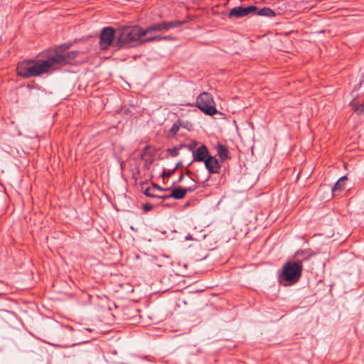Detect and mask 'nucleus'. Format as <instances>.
<instances>
[{"label":"nucleus","mask_w":364,"mask_h":364,"mask_svg":"<svg viewBox=\"0 0 364 364\" xmlns=\"http://www.w3.org/2000/svg\"><path fill=\"white\" fill-rule=\"evenodd\" d=\"M174 37L168 35V36H163V41H173Z\"/></svg>","instance_id":"5701e85b"},{"label":"nucleus","mask_w":364,"mask_h":364,"mask_svg":"<svg viewBox=\"0 0 364 364\" xmlns=\"http://www.w3.org/2000/svg\"><path fill=\"white\" fill-rule=\"evenodd\" d=\"M360 108H357L355 110L359 111V112H363L364 110V106L360 105Z\"/></svg>","instance_id":"c85d7f7f"},{"label":"nucleus","mask_w":364,"mask_h":364,"mask_svg":"<svg viewBox=\"0 0 364 364\" xmlns=\"http://www.w3.org/2000/svg\"><path fill=\"white\" fill-rule=\"evenodd\" d=\"M254 15L265 17H274L276 16V13L269 7H263L259 10L257 9V11L254 12Z\"/></svg>","instance_id":"ddd939ff"},{"label":"nucleus","mask_w":364,"mask_h":364,"mask_svg":"<svg viewBox=\"0 0 364 364\" xmlns=\"http://www.w3.org/2000/svg\"><path fill=\"white\" fill-rule=\"evenodd\" d=\"M117 39L115 29L112 26L104 27L100 35V48L102 50H107L110 46L114 48V39Z\"/></svg>","instance_id":"423d86ee"},{"label":"nucleus","mask_w":364,"mask_h":364,"mask_svg":"<svg viewBox=\"0 0 364 364\" xmlns=\"http://www.w3.org/2000/svg\"><path fill=\"white\" fill-rule=\"evenodd\" d=\"M257 7L255 5L235 6L230 10L228 18L229 19L241 18L250 15H254V12L257 11Z\"/></svg>","instance_id":"0eeeda50"},{"label":"nucleus","mask_w":364,"mask_h":364,"mask_svg":"<svg viewBox=\"0 0 364 364\" xmlns=\"http://www.w3.org/2000/svg\"><path fill=\"white\" fill-rule=\"evenodd\" d=\"M155 37L156 38V40L155 41H163V36L161 35H155Z\"/></svg>","instance_id":"393cba45"},{"label":"nucleus","mask_w":364,"mask_h":364,"mask_svg":"<svg viewBox=\"0 0 364 364\" xmlns=\"http://www.w3.org/2000/svg\"><path fill=\"white\" fill-rule=\"evenodd\" d=\"M203 163L209 173L205 181H208L209 180L211 174L220 173L221 165L219 160L217 159L215 156L210 155L205 161H204Z\"/></svg>","instance_id":"6e6552de"},{"label":"nucleus","mask_w":364,"mask_h":364,"mask_svg":"<svg viewBox=\"0 0 364 364\" xmlns=\"http://www.w3.org/2000/svg\"><path fill=\"white\" fill-rule=\"evenodd\" d=\"M186 240H192V235L188 234L186 237Z\"/></svg>","instance_id":"7c9ffc66"},{"label":"nucleus","mask_w":364,"mask_h":364,"mask_svg":"<svg viewBox=\"0 0 364 364\" xmlns=\"http://www.w3.org/2000/svg\"><path fill=\"white\" fill-rule=\"evenodd\" d=\"M176 170L173 168L172 170H170L167 174L168 176H170L171 175L173 174Z\"/></svg>","instance_id":"bb28decb"},{"label":"nucleus","mask_w":364,"mask_h":364,"mask_svg":"<svg viewBox=\"0 0 364 364\" xmlns=\"http://www.w3.org/2000/svg\"><path fill=\"white\" fill-rule=\"evenodd\" d=\"M130 229H131V230H134V227H133V226H131V227H130Z\"/></svg>","instance_id":"473e14b6"},{"label":"nucleus","mask_w":364,"mask_h":364,"mask_svg":"<svg viewBox=\"0 0 364 364\" xmlns=\"http://www.w3.org/2000/svg\"><path fill=\"white\" fill-rule=\"evenodd\" d=\"M346 179L347 176H343L334 183V185L332 187L328 185H323L322 186H321L319 191H321L323 188L327 189V191H331V196L333 197L336 196L338 191L340 192L344 189L345 181H346Z\"/></svg>","instance_id":"9d476101"},{"label":"nucleus","mask_w":364,"mask_h":364,"mask_svg":"<svg viewBox=\"0 0 364 364\" xmlns=\"http://www.w3.org/2000/svg\"><path fill=\"white\" fill-rule=\"evenodd\" d=\"M181 127L180 121L178 120L176 122H175L172 127H171L169 130V133L172 135H175L178 132Z\"/></svg>","instance_id":"f3484780"},{"label":"nucleus","mask_w":364,"mask_h":364,"mask_svg":"<svg viewBox=\"0 0 364 364\" xmlns=\"http://www.w3.org/2000/svg\"><path fill=\"white\" fill-rule=\"evenodd\" d=\"M188 205H189V203H187L186 204V206H188Z\"/></svg>","instance_id":"c9c22d12"},{"label":"nucleus","mask_w":364,"mask_h":364,"mask_svg":"<svg viewBox=\"0 0 364 364\" xmlns=\"http://www.w3.org/2000/svg\"><path fill=\"white\" fill-rule=\"evenodd\" d=\"M142 209L144 212H149L153 209V205L150 203H145L142 205Z\"/></svg>","instance_id":"6ab92c4d"},{"label":"nucleus","mask_w":364,"mask_h":364,"mask_svg":"<svg viewBox=\"0 0 364 364\" xmlns=\"http://www.w3.org/2000/svg\"><path fill=\"white\" fill-rule=\"evenodd\" d=\"M186 195V190L184 187H176L172 189L171 193H170V196H172L173 198L176 200L182 199Z\"/></svg>","instance_id":"f8f14e48"},{"label":"nucleus","mask_w":364,"mask_h":364,"mask_svg":"<svg viewBox=\"0 0 364 364\" xmlns=\"http://www.w3.org/2000/svg\"><path fill=\"white\" fill-rule=\"evenodd\" d=\"M196 107L209 116H213L218 112L212 95L207 92H203L197 97Z\"/></svg>","instance_id":"20e7f679"},{"label":"nucleus","mask_w":364,"mask_h":364,"mask_svg":"<svg viewBox=\"0 0 364 364\" xmlns=\"http://www.w3.org/2000/svg\"><path fill=\"white\" fill-rule=\"evenodd\" d=\"M151 188H152L153 191H154V189H156L160 191H168L171 190V187L170 188H162L156 183H152V186Z\"/></svg>","instance_id":"a211bd4d"},{"label":"nucleus","mask_w":364,"mask_h":364,"mask_svg":"<svg viewBox=\"0 0 364 364\" xmlns=\"http://www.w3.org/2000/svg\"><path fill=\"white\" fill-rule=\"evenodd\" d=\"M182 166V161H179L175 166L174 168L175 170H177L178 168H180Z\"/></svg>","instance_id":"a878e982"},{"label":"nucleus","mask_w":364,"mask_h":364,"mask_svg":"<svg viewBox=\"0 0 364 364\" xmlns=\"http://www.w3.org/2000/svg\"><path fill=\"white\" fill-rule=\"evenodd\" d=\"M144 36V28L138 26L122 28L117 33L114 48L119 49L131 43L139 41L141 38Z\"/></svg>","instance_id":"7ed1b4c3"},{"label":"nucleus","mask_w":364,"mask_h":364,"mask_svg":"<svg viewBox=\"0 0 364 364\" xmlns=\"http://www.w3.org/2000/svg\"><path fill=\"white\" fill-rule=\"evenodd\" d=\"M78 54L77 50L64 53L55 50L52 54L48 55L44 59L28 60L18 63L16 67L17 75L23 78H30L43 74H50L71 63Z\"/></svg>","instance_id":"f257e3e1"},{"label":"nucleus","mask_w":364,"mask_h":364,"mask_svg":"<svg viewBox=\"0 0 364 364\" xmlns=\"http://www.w3.org/2000/svg\"><path fill=\"white\" fill-rule=\"evenodd\" d=\"M141 191L149 198H156V197H159V195L154 193L152 188L151 187H147L144 190H141Z\"/></svg>","instance_id":"dca6fc26"},{"label":"nucleus","mask_w":364,"mask_h":364,"mask_svg":"<svg viewBox=\"0 0 364 364\" xmlns=\"http://www.w3.org/2000/svg\"><path fill=\"white\" fill-rule=\"evenodd\" d=\"M183 179V173H181V176H179L178 179V183H181Z\"/></svg>","instance_id":"cd10ccee"},{"label":"nucleus","mask_w":364,"mask_h":364,"mask_svg":"<svg viewBox=\"0 0 364 364\" xmlns=\"http://www.w3.org/2000/svg\"><path fill=\"white\" fill-rule=\"evenodd\" d=\"M172 198V196H170V194H168V195H164V196H159V197H156V198H158V199H162V200H167V199H169V198Z\"/></svg>","instance_id":"4be33fe9"},{"label":"nucleus","mask_w":364,"mask_h":364,"mask_svg":"<svg viewBox=\"0 0 364 364\" xmlns=\"http://www.w3.org/2000/svg\"><path fill=\"white\" fill-rule=\"evenodd\" d=\"M163 177L165 176V171H164L162 175H161Z\"/></svg>","instance_id":"2f4dec72"},{"label":"nucleus","mask_w":364,"mask_h":364,"mask_svg":"<svg viewBox=\"0 0 364 364\" xmlns=\"http://www.w3.org/2000/svg\"><path fill=\"white\" fill-rule=\"evenodd\" d=\"M310 255L306 250H299L295 253L296 261L285 262L278 271V281L284 287L295 284L300 279L303 270V260H308Z\"/></svg>","instance_id":"f03ea898"},{"label":"nucleus","mask_w":364,"mask_h":364,"mask_svg":"<svg viewBox=\"0 0 364 364\" xmlns=\"http://www.w3.org/2000/svg\"><path fill=\"white\" fill-rule=\"evenodd\" d=\"M218 156L220 160V162H224L229 158V151L227 147L223 144L218 143L216 146Z\"/></svg>","instance_id":"9b49d317"},{"label":"nucleus","mask_w":364,"mask_h":364,"mask_svg":"<svg viewBox=\"0 0 364 364\" xmlns=\"http://www.w3.org/2000/svg\"><path fill=\"white\" fill-rule=\"evenodd\" d=\"M186 173H187V174H190V173H191V171H187Z\"/></svg>","instance_id":"72a5a7b5"},{"label":"nucleus","mask_w":364,"mask_h":364,"mask_svg":"<svg viewBox=\"0 0 364 364\" xmlns=\"http://www.w3.org/2000/svg\"><path fill=\"white\" fill-rule=\"evenodd\" d=\"M183 148L182 144L176 146L171 149H167L166 151L168 152L172 157H176L178 155V151Z\"/></svg>","instance_id":"2eb2a0df"},{"label":"nucleus","mask_w":364,"mask_h":364,"mask_svg":"<svg viewBox=\"0 0 364 364\" xmlns=\"http://www.w3.org/2000/svg\"><path fill=\"white\" fill-rule=\"evenodd\" d=\"M156 40V38L155 37V35H154V36H149V37L144 39L143 42L148 43V42L155 41Z\"/></svg>","instance_id":"aec40b11"},{"label":"nucleus","mask_w":364,"mask_h":364,"mask_svg":"<svg viewBox=\"0 0 364 364\" xmlns=\"http://www.w3.org/2000/svg\"><path fill=\"white\" fill-rule=\"evenodd\" d=\"M87 330L88 331H92V330H91L90 328H87Z\"/></svg>","instance_id":"f704fd0d"},{"label":"nucleus","mask_w":364,"mask_h":364,"mask_svg":"<svg viewBox=\"0 0 364 364\" xmlns=\"http://www.w3.org/2000/svg\"><path fill=\"white\" fill-rule=\"evenodd\" d=\"M183 146V148H186L190 152L192 153V155L193 154V152L196 151V147L198 145V141L193 140L191 141V143L188 144H181Z\"/></svg>","instance_id":"4468645a"},{"label":"nucleus","mask_w":364,"mask_h":364,"mask_svg":"<svg viewBox=\"0 0 364 364\" xmlns=\"http://www.w3.org/2000/svg\"><path fill=\"white\" fill-rule=\"evenodd\" d=\"M68 48H69V46L68 45L63 44V45L58 46L55 50H58L61 51L62 53H63V51L67 50Z\"/></svg>","instance_id":"412c9836"},{"label":"nucleus","mask_w":364,"mask_h":364,"mask_svg":"<svg viewBox=\"0 0 364 364\" xmlns=\"http://www.w3.org/2000/svg\"><path fill=\"white\" fill-rule=\"evenodd\" d=\"M210 154L209 153L208 147L205 144L200 145L198 147L193 154V160L188 163L187 166H190L193 162H204Z\"/></svg>","instance_id":"1a4fd4ad"},{"label":"nucleus","mask_w":364,"mask_h":364,"mask_svg":"<svg viewBox=\"0 0 364 364\" xmlns=\"http://www.w3.org/2000/svg\"><path fill=\"white\" fill-rule=\"evenodd\" d=\"M196 188V186H191V187H188V188H185V189L186 190V193L188 192H192V191H195Z\"/></svg>","instance_id":"b1692460"},{"label":"nucleus","mask_w":364,"mask_h":364,"mask_svg":"<svg viewBox=\"0 0 364 364\" xmlns=\"http://www.w3.org/2000/svg\"><path fill=\"white\" fill-rule=\"evenodd\" d=\"M43 342H45L46 343H48V345L52 346H59L58 345L54 344L53 343L47 342L45 341Z\"/></svg>","instance_id":"c756f323"},{"label":"nucleus","mask_w":364,"mask_h":364,"mask_svg":"<svg viewBox=\"0 0 364 364\" xmlns=\"http://www.w3.org/2000/svg\"><path fill=\"white\" fill-rule=\"evenodd\" d=\"M186 23L185 21H163L161 22L153 23L144 28L145 35L151 33L167 32L171 29L179 28Z\"/></svg>","instance_id":"39448f33"}]
</instances>
